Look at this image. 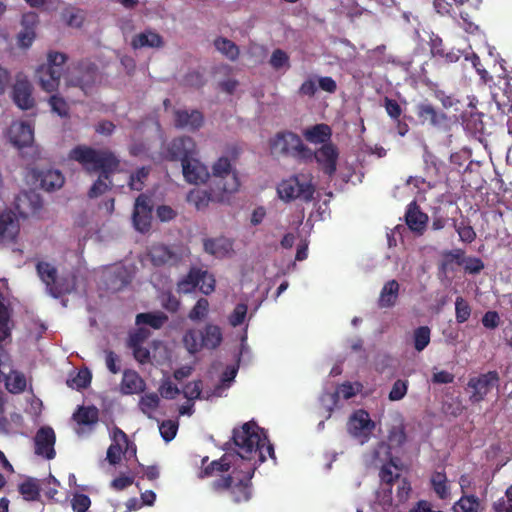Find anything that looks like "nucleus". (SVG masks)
<instances>
[{"label": "nucleus", "instance_id": "13d9d810", "mask_svg": "<svg viewBox=\"0 0 512 512\" xmlns=\"http://www.w3.org/2000/svg\"><path fill=\"white\" fill-rule=\"evenodd\" d=\"M71 505L74 512H86L91 505V500L86 494L76 493L72 498Z\"/></svg>", "mask_w": 512, "mask_h": 512}, {"label": "nucleus", "instance_id": "5fc2aeb1", "mask_svg": "<svg viewBox=\"0 0 512 512\" xmlns=\"http://www.w3.org/2000/svg\"><path fill=\"white\" fill-rule=\"evenodd\" d=\"M465 252L462 249H454L446 252L444 254V260L442 263L443 268L445 269L448 265L452 263H456L459 266H462L465 261Z\"/></svg>", "mask_w": 512, "mask_h": 512}, {"label": "nucleus", "instance_id": "c756f323", "mask_svg": "<svg viewBox=\"0 0 512 512\" xmlns=\"http://www.w3.org/2000/svg\"><path fill=\"white\" fill-rule=\"evenodd\" d=\"M203 246L205 252L218 258L227 256L233 249L232 241L225 237L205 239Z\"/></svg>", "mask_w": 512, "mask_h": 512}, {"label": "nucleus", "instance_id": "39448f33", "mask_svg": "<svg viewBox=\"0 0 512 512\" xmlns=\"http://www.w3.org/2000/svg\"><path fill=\"white\" fill-rule=\"evenodd\" d=\"M312 180L313 177L310 173L291 175L278 184L277 194L281 200L287 203L297 199L306 203L311 202L315 193Z\"/></svg>", "mask_w": 512, "mask_h": 512}, {"label": "nucleus", "instance_id": "c9c22d12", "mask_svg": "<svg viewBox=\"0 0 512 512\" xmlns=\"http://www.w3.org/2000/svg\"><path fill=\"white\" fill-rule=\"evenodd\" d=\"M452 226L457 232L461 242L471 244L475 241L477 234L471 226L469 219H462L461 221L452 219Z\"/></svg>", "mask_w": 512, "mask_h": 512}, {"label": "nucleus", "instance_id": "f3484780", "mask_svg": "<svg viewBox=\"0 0 512 512\" xmlns=\"http://www.w3.org/2000/svg\"><path fill=\"white\" fill-rule=\"evenodd\" d=\"M204 124V115L197 109H177L174 111V125L190 132L198 131Z\"/></svg>", "mask_w": 512, "mask_h": 512}, {"label": "nucleus", "instance_id": "c85d7f7f", "mask_svg": "<svg viewBox=\"0 0 512 512\" xmlns=\"http://www.w3.org/2000/svg\"><path fill=\"white\" fill-rule=\"evenodd\" d=\"M37 22V15L34 13L23 16L22 25L23 29L18 33L17 42L22 48H29L35 37L34 24Z\"/></svg>", "mask_w": 512, "mask_h": 512}, {"label": "nucleus", "instance_id": "69168bd1", "mask_svg": "<svg viewBox=\"0 0 512 512\" xmlns=\"http://www.w3.org/2000/svg\"><path fill=\"white\" fill-rule=\"evenodd\" d=\"M150 336V331L144 327H138L134 332L129 334L128 346H138Z\"/></svg>", "mask_w": 512, "mask_h": 512}, {"label": "nucleus", "instance_id": "72a5a7b5", "mask_svg": "<svg viewBox=\"0 0 512 512\" xmlns=\"http://www.w3.org/2000/svg\"><path fill=\"white\" fill-rule=\"evenodd\" d=\"M303 135L305 139L311 143H323L326 144L330 140L332 131L327 124H316L310 128H307Z\"/></svg>", "mask_w": 512, "mask_h": 512}, {"label": "nucleus", "instance_id": "9d476101", "mask_svg": "<svg viewBox=\"0 0 512 512\" xmlns=\"http://www.w3.org/2000/svg\"><path fill=\"white\" fill-rule=\"evenodd\" d=\"M339 151L335 144L328 142L323 144L316 151L310 149V157L304 159V163L311 162L313 159L317 162L319 169L324 175L332 178L337 171V162Z\"/></svg>", "mask_w": 512, "mask_h": 512}, {"label": "nucleus", "instance_id": "0e129e2a", "mask_svg": "<svg viewBox=\"0 0 512 512\" xmlns=\"http://www.w3.org/2000/svg\"><path fill=\"white\" fill-rule=\"evenodd\" d=\"M9 320L6 307L0 302V342L10 336Z\"/></svg>", "mask_w": 512, "mask_h": 512}, {"label": "nucleus", "instance_id": "e2e57ef3", "mask_svg": "<svg viewBox=\"0 0 512 512\" xmlns=\"http://www.w3.org/2000/svg\"><path fill=\"white\" fill-rule=\"evenodd\" d=\"M247 314V305L240 303L237 304L234 308L233 312L229 316V323L233 327H237L241 325L246 317Z\"/></svg>", "mask_w": 512, "mask_h": 512}, {"label": "nucleus", "instance_id": "79ce46f5", "mask_svg": "<svg viewBox=\"0 0 512 512\" xmlns=\"http://www.w3.org/2000/svg\"><path fill=\"white\" fill-rule=\"evenodd\" d=\"M222 200L223 196L216 197L214 192L207 193L206 191L193 190L188 195V201L195 204L198 210L205 208L210 200Z\"/></svg>", "mask_w": 512, "mask_h": 512}, {"label": "nucleus", "instance_id": "4be33fe9", "mask_svg": "<svg viewBox=\"0 0 512 512\" xmlns=\"http://www.w3.org/2000/svg\"><path fill=\"white\" fill-rule=\"evenodd\" d=\"M165 45L163 37L151 28H147L144 31L135 34L130 42V46L134 50L142 48H155L160 49Z\"/></svg>", "mask_w": 512, "mask_h": 512}, {"label": "nucleus", "instance_id": "a878e982", "mask_svg": "<svg viewBox=\"0 0 512 512\" xmlns=\"http://www.w3.org/2000/svg\"><path fill=\"white\" fill-rule=\"evenodd\" d=\"M19 221L12 211L0 214V238L3 241L12 242L19 233Z\"/></svg>", "mask_w": 512, "mask_h": 512}, {"label": "nucleus", "instance_id": "7c9ffc66", "mask_svg": "<svg viewBox=\"0 0 512 512\" xmlns=\"http://www.w3.org/2000/svg\"><path fill=\"white\" fill-rule=\"evenodd\" d=\"M237 458L238 455L236 456V461L234 463H231V461H229V456L225 454L220 459L213 460L210 463H208L204 468H202L199 477L207 478L213 476L215 473L218 472H229L232 466L234 468L240 464V461L237 460Z\"/></svg>", "mask_w": 512, "mask_h": 512}, {"label": "nucleus", "instance_id": "338daca9", "mask_svg": "<svg viewBox=\"0 0 512 512\" xmlns=\"http://www.w3.org/2000/svg\"><path fill=\"white\" fill-rule=\"evenodd\" d=\"M202 392V382L200 380L189 382L183 388L184 396L189 400L198 399Z\"/></svg>", "mask_w": 512, "mask_h": 512}, {"label": "nucleus", "instance_id": "864d4df0", "mask_svg": "<svg viewBox=\"0 0 512 512\" xmlns=\"http://www.w3.org/2000/svg\"><path fill=\"white\" fill-rule=\"evenodd\" d=\"M408 390V381L407 380H401L398 379L394 382L388 398L391 401H399L405 397Z\"/></svg>", "mask_w": 512, "mask_h": 512}, {"label": "nucleus", "instance_id": "2eb2a0df", "mask_svg": "<svg viewBox=\"0 0 512 512\" xmlns=\"http://www.w3.org/2000/svg\"><path fill=\"white\" fill-rule=\"evenodd\" d=\"M167 153L170 160H180L183 164L194 158L196 144L189 136L178 137L171 141Z\"/></svg>", "mask_w": 512, "mask_h": 512}, {"label": "nucleus", "instance_id": "09e8293b", "mask_svg": "<svg viewBox=\"0 0 512 512\" xmlns=\"http://www.w3.org/2000/svg\"><path fill=\"white\" fill-rule=\"evenodd\" d=\"M433 5L438 14L455 19L458 0H434Z\"/></svg>", "mask_w": 512, "mask_h": 512}, {"label": "nucleus", "instance_id": "ddd939ff", "mask_svg": "<svg viewBox=\"0 0 512 512\" xmlns=\"http://www.w3.org/2000/svg\"><path fill=\"white\" fill-rule=\"evenodd\" d=\"M499 383L497 371H489L476 377H471L467 383L468 388L472 390L469 400L471 403H479L485 399L487 394L494 386Z\"/></svg>", "mask_w": 512, "mask_h": 512}, {"label": "nucleus", "instance_id": "cd10ccee", "mask_svg": "<svg viewBox=\"0 0 512 512\" xmlns=\"http://www.w3.org/2000/svg\"><path fill=\"white\" fill-rule=\"evenodd\" d=\"M430 52L433 57L438 58L447 64L455 63L461 57L460 50H447L443 43V40L438 36L431 38Z\"/></svg>", "mask_w": 512, "mask_h": 512}, {"label": "nucleus", "instance_id": "e433bc0d", "mask_svg": "<svg viewBox=\"0 0 512 512\" xmlns=\"http://www.w3.org/2000/svg\"><path fill=\"white\" fill-rule=\"evenodd\" d=\"M73 418L79 425H94L99 420V411L95 406H81L73 414Z\"/></svg>", "mask_w": 512, "mask_h": 512}, {"label": "nucleus", "instance_id": "de8ad7c7", "mask_svg": "<svg viewBox=\"0 0 512 512\" xmlns=\"http://www.w3.org/2000/svg\"><path fill=\"white\" fill-rule=\"evenodd\" d=\"M471 306L466 299L459 296L455 300V318L458 324L466 322L471 316Z\"/></svg>", "mask_w": 512, "mask_h": 512}, {"label": "nucleus", "instance_id": "dca6fc26", "mask_svg": "<svg viewBox=\"0 0 512 512\" xmlns=\"http://www.w3.org/2000/svg\"><path fill=\"white\" fill-rule=\"evenodd\" d=\"M481 0H458V7L455 13V19L462 20V27L467 32H473L477 29L475 23L479 14V5Z\"/></svg>", "mask_w": 512, "mask_h": 512}, {"label": "nucleus", "instance_id": "680f3d73", "mask_svg": "<svg viewBox=\"0 0 512 512\" xmlns=\"http://www.w3.org/2000/svg\"><path fill=\"white\" fill-rule=\"evenodd\" d=\"M464 271L468 274H479L484 269V262L479 257H466L464 261Z\"/></svg>", "mask_w": 512, "mask_h": 512}, {"label": "nucleus", "instance_id": "1a4fd4ad", "mask_svg": "<svg viewBox=\"0 0 512 512\" xmlns=\"http://www.w3.org/2000/svg\"><path fill=\"white\" fill-rule=\"evenodd\" d=\"M99 78L98 66L88 60L80 61L66 76L69 86L79 87L88 94Z\"/></svg>", "mask_w": 512, "mask_h": 512}, {"label": "nucleus", "instance_id": "7ed1b4c3", "mask_svg": "<svg viewBox=\"0 0 512 512\" xmlns=\"http://www.w3.org/2000/svg\"><path fill=\"white\" fill-rule=\"evenodd\" d=\"M208 180H210V190L216 197L234 193L240 187L238 173L226 156L219 157L214 162Z\"/></svg>", "mask_w": 512, "mask_h": 512}, {"label": "nucleus", "instance_id": "ea45409f", "mask_svg": "<svg viewBox=\"0 0 512 512\" xmlns=\"http://www.w3.org/2000/svg\"><path fill=\"white\" fill-rule=\"evenodd\" d=\"M18 490L26 501H37L40 498V486L36 479L28 478L19 485Z\"/></svg>", "mask_w": 512, "mask_h": 512}, {"label": "nucleus", "instance_id": "f03ea898", "mask_svg": "<svg viewBox=\"0 0 512 512\" xmlns=\"http://www.w3.org/2000/svg\"><path fill=\"white\" fill-rule=\"evenodd\" d=\"M68 157L81 164L88 173L100 172L99 177L88 191L89 198H97L111 189V175L118 170L120 165L119 159L112 151L77 145L70 150Z\"/></svg>", "mask_w": 512, "mask_h": 512}, {"label": "nucleus", "instance_id": "774afa93", "mask_svg": "<svg viewBox=\"0 0 512 512\" xmlns=\"http://www.w3.org/2000/svg\"><path fill=\"white\" fill-rule=\"evenodd\" d=\"M500 321H501V319H500L499 313L494 310L487 311L481 319L482 325L485 328L491 329V330L497 328L500 324Z\"/></svg>", "mask_w": 512, "mask_h": 512}, {"label": "nucleus", "instance_id": "f704fd0d", "mask_svg": "<svg viewBox=\"0 0 512 512\" xmlns=\"http://www.w3.org/2000/svg\"><path fill=\"white\" fill-rule=\"evenodd\" d=\"M203 277L202 269L191 268L188 274L177 283L179 293L188 294L193 292Z\"/></svg>", "mask_w": 512, "mask_h": 512}, {"label": "nucleus", "instance_id": "aec40b11", "mask_svg": "<svg viewBox=\"0 0 512 512\" xmlns=\"http://www.w3.org/2000/svg\"><path fill=\"white\" fill-rule=\"evenodd\" d=\"M415 113L422 124H429L434 127H440L447 121L446 114L437 110L428 101L418 103L415 106Z\"/></svg>", "mask_w": 512, "mask_h": 512}, {"label": "nucleus", "instance_id": "c03bdc74", "mask_svg": "<svg viewBox=\"0 0 512 512\" xmlns=\"http://www.w3.org/2000/svg\"><path fill=\"white\" fill-rule=\"evenodd\" d=\"M150 171L151 168L149 166H143L132 173L128 181L129 188L135 191H142Z\"/></svg>", "mask_w": 512, "mask_h": 512}, {"label": "nucleus", "instance_id": "58836bf2", "mask_svg": "<svg viewBox=\"0 0 512 512\" xmlns=\"http://www.w3.org/2000/svg\"><path fill=\"white\" fill-rule=\"evenodd\" d=\"M167 321L168 317L163 312L139 313L136 316L137 325L145 324L153 329H160Z\"/></svg>", "mask_w": 512, "mask_h": 512}, {"label": "nucleus", "instance_id": "4c0bfd02", "mask_svg": "<svg viewBox=\"0 0 512 512\" xmlns=\"http://www.w3.org/2000/svg\"><path fill=\"white\" fill-rule=\"evenodd\" d=\"M214 46L222 55H224L230 61H235L239 58V47L228 38L217 37L214 40Z\"/></svg>", "mask_w": 512, "mask_h": 512}, {"label": "nucleus", "instance_id": "8fccbe9b", "mask_svg": "<svg viewBox=\"0 0 512 512\" xmlns=\"http://www.w3.org/2000/svg\"><path fill=\"white\" fill-rule=\"evenodd\" d=\"M209 312V302L206 298H200L193 308L189 311L188 318L191 321H200L204 319Z\"/></svg>", "mask_w": 512, "mask_h": 512}, {"label": "nucleus", "instance_id": "2f4dec72", "mask_svg": "<svg viewBox=\"0 0 512 512\" xmlns=\"http://www.w3.org/2000/svg\"><path fill=\"white\" fill-rule=\"evenodd\" d=\"M37 178L40 181V187L48 192L61 188L65 180L62 173L54 169L38 172Z\"/></svg>", "mask_w": 512, "mask_h": 512}, {"label": "nucleus", "instance_id": "6ab92c4d", "mask_svg": "<svg viewBox=\"0 0 512 512\" xmlns=\"http://www.w3.org/2000/svg\"><path fill=\"white\" fill-rule=\"evenodd\" d=\"M429 217L422 212L416 201L408 204L405 212V222L408 228L417 235H423L426 231Z\"/></svg>", "mask_w": 512, "mask_h": 512}, {"label": "nucleus", "instance_id": "bf43d9fd", "mask_svg": "<svg viewBox=\"0 0 512 512\" xmlns=\"http://www.w3.org/2000/svg\"><path fill=\"white\" fill-rule=\"evenodd\" d=\"M6 387L11 393H20L26 388V379L22 374H15L7 379Z\"/></svg>", "mask_w": 512, "mask_h": 512}, {"label": "nucleus", "instance_id": "a211bd4d", "mask_svg": "<svg viewBox=\"0 0 512 512\" xmlns=\"http://www.w3.org/2000/svg\"><path fill=\"white\" fill-rule=\"evenodd\" d=\"M15 209L23 218L34 215L42 208V199L34 191H23L15 198Z\"/></svg>", "mask_w": 512, "mask_h": 512}, {"label": "nucleus", "instance_id": "393cba45", "mask_svg": "<svg viewBox=\"0 0 512 512\" xmlns=\"http://www.w3.org/2000/svg\"><path fill=\"white\" fill-rule=\"evenodd\" d=\"M13 100L22 110H28L34 106L32 87L28 80H17L13 86Z\"/></svg>", "mask_w": 512, "mask_h": 512}, {"label": "nucleus", "instance_id": "6e6d98bb", "mask_svg": "<svg viewBox=\"0 0 512 512\" xmlns=\"http://www.w3.org/2000/svg\"><path fill=\"white\" fill-rule=\"evenodd\" d=\"M91 373L88 369H81L77 375L71 380L70 386L76 389L87 388L91 383Z\"/></svg>", "mask_w": 512, "mask_h": 512}, {"label": "nucleus", "instance_id": "423d86ee", "mask_svg": "<svg viewBox=\"0 0 512 512\" xmlns=\"http://www.w3.org/2000/svg\"><path fill=\"white\" fill-rule=\"evenodd\" d=\"M222 340L221 328L211 323L206 324L202 330L188 329L182 339L184 347L190 354H196L202 349H216L220 346Z\"/></svg>", "mask_w": 512, "mask_h": 512}, {"label": "nucleus", "instance_id": "4d7b16f0", "mask_svg": "<svg viewBox=\"0 0 512 512\" xmlns=\"http://www.w3.org/2000/svg\"><path fill=\"white\" fill-rule=\"evenodd\" d=\"M159 430L162 438L166 442H169L175 438L178 430V425L176 422L172 420H165L160 424Z\"/></svg>", "mask_w": 512, "mask_h": 512}, {"label": "nucleus", "instance_id": "f8f14e48", "mask_svg": "<svg viewBox=\"0 0 512 512\" xmlns=\"http://www.w3.org/2000/svg\"><path fill=\"white\" fill-rule=\"evenodd\" d=\"M153 205L151 198L142 193L140 194L134 203L132 213V223L135 230L140 233H147L151 229Z\"/></svg>", "mask_w": 512, "mask_h": 512}, {"label": "nucleus", "instance_id": "20e7f679", "mask_svg": "<svg viewBox=\"0 0 512 512\" xmlns=\"http://www.w3.org/2000/svg\"><path fill=\"white\" fill-rule=\"evenodd\" d=\"M270 152L273 156L293 158L303 162L310 157V148L306 146L299 135L291 131L277 132L269 140Z\"/></svg>", "mask_w": 512, "mask_h": 512}, {"label": "nucleus", "instance_id": "b1692460", "mask_svg": "<svg viewBox=\"0 0 512 512\" xmlns=\"http://www.w3.org/2000/svg\"><path fill=\"white\" fill-rule=\"evenodd\" d=\"M9 137L14 146L25 147L33 142L34 133L30 124L13 122L9 128Z\"/></svg>", "mask_w": 512, "mask_h": 512}, {"label": "nucleus", "instance_id": "a19ab883", "mask_svg": "<svg viewBox=\"0 0 512 512\" xmlns=\"http://www.w3.org/2000/svg\"><path fill=\"white\" fill-rule=\"evenodd\" d=\"M431 484L434 492L440 499H446L449 495L447 477L444 471H435L431 476Z\"/></svg>", "mask_w": 512, "mask_h": 512}, {"label": "nucleus", "instance_id": "9b49d317", "mask_svg": "<svg viewBox=\"0 0 512 512\" xmlns=\"http://www.w3.org/2000/svg\"><path fill=\"white\" fill-rule=\"evenodd\" d=\"M374 429L375 422L371 420L369 413L363 409L353 412L347 422L348 433L358 439L361 444L370 439Z\"/></svg>", "mask_w": 512, "mask_h": 512}, {"label": "nucleus", "instance_id": "4468645a", "mask_svg": "<svg viewBox=\"0 0 512 512\" xmlns=\"http://www.w3.org/2000/svg\"><path fill=\"white\" fill-rule=\"evenodd\" d=\"M56 435L52 427H40L34 437L35 454L47 460L54 459L56 451L54 448Z\"/></svg>", "mask_w": 512, "mask_h": 512}, {"label": "nucleus", "instance_id": "37998d69", "mask_svg": "<svg viewBox=\"0 0 512 512\" xmlns=\"http://www.w3.org/2000/svg\"><path fill=\"white\" fill-rule=\"evenodd\" d=\"M455 512H479L480 501L475 495L462 496L453 507Z\"/></svg>", "mask_w": 512, "mask_h": 512}, {"label": "nucleus", "instance_id": "6e6552de", "mask_svg": "<svg viewBox=\"0 0 512 512\" xmlns=\"http://www.w3.org/2000/svg\"><path fill=\"white\" fill-rule=\"evenodd\" d=\"M36 271L41 281L45 284L49 294L54 298H59L71 293L73 287L69 280L64 277H59L57 268L51 263L38 261Z\"/></svg>", "mask_w": 512, "mask_h": 512}, {"label": "nucleus", "instance_id": "603ef678", "mask_svg": "<svg viewBox=\"0 0 512 512\" xmlns=\"http://www.w3.org/2000/svg\"><path fill=\"white\" fill-rule=\"evenodd\" d=\"M269 64L274 68L275 70H279L283 67H290L289 64V56L288 54L282 50V49H275L272 52V55L269 60Z\"/></svg>", "mask_w": 512, "mask_h": 512}, {"label": "nucleus", "instance_id": "412c9836", "mask_svg": "<svg viewBox=\"0 0 512 512\" xmlns=\"http://www.w3.org/2000/svg\"><path fill=\"white\" fill-rule=\"evenodd\" d=\"M151 262L154 266H175L181 261V256L167 245H153L149 251Z\"/></svg>", "mask_w": 512, "mask_h": 512}, {"label": "nucleus", "instance_id": "3c124183", "mask_svg": "<svg viewBox=\"0 0 512 512\" xmlns=\"http://www.w3.org/2000/svg\"><path fill=\"white\" fill-rule=\"evenodd\" d=\"M49 104L51 110L60 117L69 116V105L63 97H60L59 95H52L49 98Z\"/></svg>", "mask_w": 512, "mask_h": 512}, {"label": "nucleus", "instance_id": "bb28decb", "mask_svg": "<svg viewBox=\"0 0 512 512\" xmlns=\"http://www.w3.org/2000/svg\"><path fill=\"white\" fill-rule=\"evenodd\" d=\"M145 387V381L140 377V375L136 371L130 369L124 370L122 380L120 383V389L122 394H138L143 392L145 390Z\"/></svg>", "mask_w": 512, "mask_h": 512}, {"label": "nucleus", "instance_id": "49530a36", "mask_svg": "<svg viewBox=\"0 0 512 512\" xmlns=\"http://www.w3.org/2000/svg\"><path fill=\"white\" fill-rule=\"evenodd\" d=\"M431 330L428 326H420L413 332V343L416 351H423L430 343Z\"/></svg>", "mask_w": 512, "mask_h": 512}, {"label": "nucleus", "instance_id": "473e14b6", "mask_svg": "<svg viewBox=\"0 0 512 512\" xmlns=\"http://www.w3.org/2000/svg\"><path fill=\"white\" fill-rule=\"evenodd\" d=\"M399 288V283L396 280L387 281L381 289L378 306L380 308L393 307L398 299Z\"/></svg>", "mask_w": 512, "mask_h": 512}, {"label": "nucleus", "instance_id": "5701e85b", "mask_svg": "<svg viewBox=\"0 0 512 512\" xmlns=\"http://www.w3.org/2000/svg\"><path fill=\"white\" fill-rule=\"evenodd\" d=\"M182 172L185 180L191 184L204 183L210 177L207 167L195 158L182 164Z\"/></svg>", "mask_w": 512, "mask_h": 512}, {"label": "nucleus", "instance_id": "a18cd8bd", "mask_svg": "<svg viewBox=\"0 0 512 512\" xmlns=\"http://www.w3.org/2000/svg\"><path fill=\"white\" fill-rule=\"evenodd\" d=\"M160 398L156 393H147L139 401V408L143 414L151 418L152 414L158 409Z\"/></svg>", "mask_w": 512, "mask_h": 512}, {"label": "nucleus", "instance_id": "0eeeda50", "mask_svg": "<svg viewBox=\"0 0 512 512\" xmlns=\"http://www.w3.org/2000/svg\"><path fill=\"white\" fill-rule=\"evenodd\" d=\"M66 60V54L50 52L47 57V64L41 65L36 70L35 77L44 91L53 92L57 90Z\"/></svg>", "mask_w": 512, "mask_h": 512}, {"label": "nucleus", "instance_id": "052dcab7", "mask_svg": "<svg viewBox=\"0 0 512 512\" xmlns=\"http://www.w3.org/2000/svg\"><path fill=\"white\" fill-rule=\"evenodd\" d=\"M383 107L385 108L386 113L393 120H398V118L402 115V108L400 104L389 97H385L383 99Z\"/></svg>", "mask_w": 512, "mask_h": 512}, {"label": "nucleus", "instance_id": "f257e3e1", "mask_svg": "<svg viewBox=\"0 0 512 512\" xmlns=\"http://www.w3.org/2000/svg\"><path fill=\"white\" fill-rule=\"evenodd\" d=\"M232 441L238 448L237 460L240 464L226 475L213 480L211 490L219 495L226 493L234 504L248 502L252 497V478L257 468L266 461V454L276 459L273 445L264 430L256 422L249 421L239 428H234Z\"/></svg>", "mask_w": 512, "mask_h": 512}]
</instances>
